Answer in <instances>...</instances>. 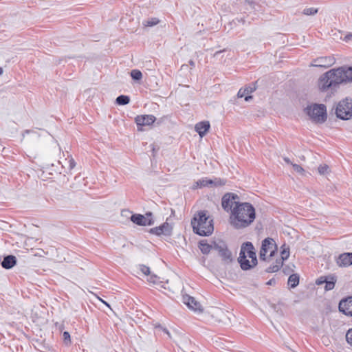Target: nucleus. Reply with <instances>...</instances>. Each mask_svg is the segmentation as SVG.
<instances>
[{"instance_id":"f257e3e1","label":"nucleus","mask_w":352,"mask_h":352,"mask_svg":"<svg viewBox=\"0 0 352 352\" xmlns=\"http://www.w3.org/2000/svg\"><path fill=\"white\" fill-rule=\"evenodd\" d=\"M352 82V67L344 65L331 69L318 78L317 86L320 91L334 94L342 85Z\"/></svg>"},{"instance_id":"f03ea898","label":"nucleus","mask_w":352,"mask_h":352,"mask_svg":"<svg viewBox=\"0 0 352 352\" xmlns=\"http://www.w3.org/2000/svg\"><path fill=\"white\" fill-rule=\"evenodd\" d=\"M256 218L255 208L248 202H236L230 217V225L236 230L250 226Z\"/></svg>"},{"instance_id":"7ed1b4c3","label":"nucleus","mask_w":352,"mask_h":352,"mask_svg":"<svg viewBox=\"0 0 352 352\" xmlns=\"http://www.w3.org/2000/svg\"><path fill=\"white\" fill-rule=\"evenodd\" d=\"M207 213L206 210L198 211L191 219L193 232L199 236H210L214 231L213 219Z\"/></svg>"},{"instance_id":"20e7f679","label":"nucleus","mask_w":352,"mask_h":352,"mask_svg":"<svg viewBox=\"0 0 352 352\" xmlns=\"http://www.w3.org/2000/svg\"><path fill=\"white\" fill-rule=\"evenodd\" d=\"M256 265H208V269L215 276L227 278L235 280L241 276V270L247 271L252 270Z\"/></svg>"},{"instance_id":"39448f33","label":"nucleus","mask_w":352,"mask_h":352,"mask_svg":"<svg viewBox=\"0 0 352 352\" xmlns=\"http://www.w3.org/2000/svg\"><path fill=\"white\" fill-rule=\"evenodd\" d=\"M278 255V248L275 241L272 238H265L261 242L259 252L261 261L270 263Z\"/></svg>"},{"instance_id":"423d86ee","label":"nucleus","mask_w":352,"mask_h":352,"mask_svg":"<svg viewBox=\"0 0 352 352\" xmlns=\"http://www.w3.org/2000/svg\"><path fill=\"white\" fill-rule=\"evenodd\" d=\"M303 111L313 122L322 124L327 121V107L324 104L313 103L307 105Z\"/></svg>"},{"instance_id":"0eeeda50","label":"nucleus","mask_w":352,"mask_h":352,"mask_svg":"<svg viewBox=\"0 0 352 352\" xmlns=\"http://www.w3.org/2000/svg\"><path fill=\"white\" fill-rule=\"evenodd\" d=\"M247 257L251 258L252 264H258L256 251L252 243L250 241H246L242 243L238 258L239 264H250Z\"/></svg>"},{"instance_id":"6e6552de","label":"nucleus","mask_w":352,"mask_h":352,"mask_svg":"<svg viewBox=\"0 0 352 352\" xmlns=\"http://www.w3.org/2000/svg\"><path fill=\"white\" fill-rule=\"evenodd\" d=\"M336 117L342 120H349L352 118V98H345L340 100L335 109Z\"/></svg>"},{"instance_id":"1a4fd4ad","label":"nucleus","mask_w":352,"mask_h":352,"mask_svg":"<svg viewBox=\"0 0 352 352\" xmlns=\"http://www.w3.org/2000/svg\"><path fill=\"white\" fill-rule=\"evenodd\" d=\"M212 252L221 256L222 261L225 263H231L233 261L232 252L228 250L226 243L223 241H213Z\"/></svg>"},{"instance_id":"9d476101","label":"nucleus","mask_w":352,"mask_h":352,"mask_svg":"<svg viewBox=\"0 0 352 352\" xmlns=\"http://www.w3.org/2000/svg\"><path fill=\"white\" fill-rule=\"evenodd\" d=\"M212 316L215 321L226 325L230 324L232 319L234 318L232 313L221 308H215L212 311Z\"/></svg>"},{"instance_id":"9b49d317","label":"nucleus","mask_w":352,"mask_h":352,"mask_svg":"<svg viewBox=\"0 0 352 352\" xmlns=\"http://www.w3.org/2000/svg\"><path fill=\"white\" fill-rule=\"evenodd\" d=\"M226 184V180L220 178H215L214 179H208L204 177L197 181L192 186V189H197L198 188L204 187H216L221 186Z\"/></svg>"},{"instance_id":"f8f14e48","label":"nucleus","mask_w":352,"mask_h":352,"mask_svg":"<svg viewBox=\"0 0 352 352\" xmlns=\"http://www.w3.org/2000/svg\"><path fill=\"white\" fill-rule=\"evenodd\" d=\"M148 232L158 236L161 235L170 236L173 233V226L168 222H164L160 226L151 228Z\"/></svg>"},{"instance_id":"ddd939ff","label":"nucleus","mask_w":352,"mask_h":352,"mask_svg":"<svg viewBox=\"0 0 352 352\" xmlns=\"http://www.w3.org/2000/svg\"><path fill=\"white\" fill-rule=\"evenodd\" d=\"M239 196L233 192L226 193L221 199V206L224 210L232 212V208L233 205L235 206V203L237 202L236 199H239Z\"/></svg>"},{"instance_id":"4468645a","label":"nucleus","mask_w":352,"mask_h":352,"mask_svg":"<svg viewBox=\"0 0 352 352\" xmlns=\"http://www.w3.org/2000/svg\"><path fill=\"white\" fill-rule=\"evenodd\" d=\"M155 120L156 118L153 115H140L135 118L138 131H142V126L151 125Z\"/></svg>"},{"instance_id":"2eb2a0df","label":"nucleus","mask_w":352,"mask_h":352,"mask_svg":"<svg viewBox=\"0 0 352 352\" xmlns=\"http://www.w3.org/2000/svg\"><path fill=\"white\" fill-rule=\"evenodd\" d=\"M130 220L135 224L140 226H152L155 221L153 218H146L144 214H133Z\"/></svg>"},{"instance_id":"dca6fc26","label":"nucleus","mask_w":352,"mask_h":352,"mask_svg":"<svg viewBox=\"0 0 352 352\" xmlns=\"http://www.w3.org/2000/svg\"><path fill=\"white\" fill-rule=\"evenodd\" d=\"M336 63V59L333 56H321L313 60L311 65L317 67L327 68L332 66Z\"/></svg>"},{"instance_id":"f3484780","label":"nucleus","mask_w":352,"mask_h":352,"mask_svg":"<svg viewBox=\"0 0 352 352\" xmlns=\"http://www.w3.org/2000/svg\"><path fill=\"white\" fill-rule=\"evenodd\" d=\"M135 267H139L138 270L137 271V274H134L135 276H138L140 274H144L149 276L148 278V281L153 283V284H156L159 282H160V278L155 275V274H151L150 269L148 265H135Z\"/></svg>"},{"instance_id":"a211bd4d","label":"nucleus","mask_w":352,"mask_h":352,"mask_svg":"<svg viewBox=\"0 0 352 352\" xmlns=\"http://www.w3.org/2000/svg\"><path fill=\"white\" fill-rule=\"evenodd\" d=\"M182 301L187 305V307L193 311H202V307L199 302L195 300V298L189 296L188 294H182Z\"/></svg>"},{"instance_id":"6ab92c4d","label":"nucleus","mask_w":352,"mask_h":352,"mask_svg":"<svg viewBox=\"0 0 352 352\" xmlns=\"http://www.w3.org/2000/svg\"><path fill=\"white\" fill-rule=\"evenodd\" d=\"M338 308L344 315L352 316V296L341 300Z\"/></svg>"},{"instance_id":"aec40b11","label":"nucleus","mask_w":352,"mask_h":352,"mask_svg":"<svg viewBox=\"0 0 352 352\" xmlns=\"http://www.w3.org/2000/svg\"><path fill=\"white\" fill-rule=\"evenodd\" d=\"M256 89V82H253L244 88H241L237 93V96L238 98L244 97L245 100L248 102L252 98V96L250 94L254 92Z\"/></svg>"},{"instance_id":"412c9836","label":"nucleus","mask_w":352,"mask_h":352,"mask_svg":"<svg viewBox=\"0 0 352 352\" xmlns=\"http://www.w3.org/2000/svg\"><path fill=\"white\" fill-rule=\"evenodd\" d=\"M280 258L276 256L274 259L276 260L275 264H283L284 261H286L289 256V247L286 244H283L280 248V252L279 253Z\"/></svg>"},{"instance_id":"4be33fe9","label":"nucleus","mask_w":352,"mask_h":352,"mask_svg":"<svg viewBox=\"0 0 352 352\" xmlns=\"http://www.w3.org/2000/svg\"><path fill=\"white\" fill-rule=\"evenodd\" d=\"M210 127L208 121H201L195 124V129L201 138L204 137L209 131Z\"/></svg>"},{"instance_id":"5701e85b","label":"nucleus","mask_w":352,"mask_h":352,"mask_svg":"<svg viewBox=\"0 0 352 352\" xmlns=\"http://www.w3.org/2000/svg\"><path fill=\"white\" fill-rule=\"evenodd\" d=\"M336 264H352V252L340 254L336 259Z\"/></svg>"},{"instance_id":"b1692460","label":"nucleus","mask_w":352,"mask_h":352,"mask_svg":"<svg viewBox=\"0 0 352 352\" xmlns=\"http://www.w3.org/2000/svg\"><path fill=\"white\" fill-rule=\"evenodd\" d=\"M199 248L203 254H207L213 250V241L209 244L206 240H201L199 242Z\"/></svg>"},{"instance_id":"393cba45","label":"nucleus","mask_w":352,"mask_h":352,"mask_svg":"<svg viewBox=\"0 0 352 352\" xmlns=\"http://www.w3.org/2000/svg\"><path fill=\"white\" fill-rule=\"evenodd\" d=\"M299 275L298 274H291L287 280V284L291 288H295L299 284Z\"/></svg>"},{"instance_id":"a878e982","label":"nucleus","mask_w":352,"mask_h":352,"mask_svg":"<svg viewBox=\"0 0 352 352\" xmlns=\"http://www.w3.org/2000/svg\"><path fill=\"white\" fill-rule=\"evenodd\" d=\"M336 283V277L334 276H328V279L326 280L324 289L326 291L332 290Z\"/></svg>"},{"instance_id":"bb28decb","label":"nucleus","mask_w":352,"mask_h":352,"mask_svg":"<svg viewBox=\"0 0 352 352\" xmlns=\"http://www.w3.org/2000/svg\"><path fill=\"white\" fill-rule=\"evenodd\" d=\"M130 102V97L126 95H120L116 99V103L118 105H126Z\"/></svg>"},{"instance_id":"cd10ccee","label":"nucleus","mask_w":352,"mask_h":352,"mask_svg":"<svg viewBox=\"0 0 352 352\" xmlns=\"http://www.w3.org/2000/svg\"><path fill=\"white\" fill-rule=\"evenodd\" d=\"M160 23V20L157 18L153 17L144 20L142 23L145 27H153Z\"/></svg>"},{"instance_id":"c85d7f7f","label":"nucleus","mask_w":352,"mask_h":352,"mask_svg":"<svg viewBox=\"0 0 352 352\" xmlns=\"http://www.w3.org/2000/svg\"><path fill=\"white\" fill-rule=\"evenodd\" d=\"M131 76L135 81H139L142 78V72L138 69H133L131 72Z\"/></svg>"},{"instance_id":"c756f323","label":"nucleus","mask_w":352,"mask_h":352,"mask_svg":"<svg viewBox=\"0 0 352 352\" xmlns=\"http://www.w3.org/2000/svg\"><path fill=\"white\" fill-rule=\"evenodd\" d=\"M318 12V8H305L303 10V12L302 13L305 15H314L316 14H317Z\"/></svg>"},{"instance_id":"7c9ffc66","label":"nucleus","mask_w":352,"mask_h":352,"mask_svg":"<svg viewBox=\"0 0 352 352\" xmlns=\"http://www.w3.org/2000/svg\"><path fill=\"white\" fill-rule=\"evenodd\" d=\"M329 169V167L327 164H321L318 168V173L320 175H325L328 173V170Z\"/></svg>"},{"instance_id":"2f4dec72","label":"nucleus","mask_w":352,"mask_h":352,"mask_svg":"<svg viewBox=\"0 0 352 352\" xmlns=\"http://www.w3.org/2000/svg\"><path fill=\"white\" fill-rule=\"evenodd\" d=\"M271 307L273 309V310L274 311H276L280 316L283 315V311H282L281 307H280V303L273 304V305H272Z\"/></svg>"},{"instance_id":"473e14b6","label":"nucleus","mask_w":352,"mask_h":352,"mask_svg":"<svg viewBox=\"0 0 352 352\" xmlns=\"http://www.w3.org/2000/svg\"><path fill=\"white\" fill-rule=\"evenodd\" d=\"M63 342L65 344H69L71 342L70 334L68 331H64L63 333Z\"/></svg>"},{"instance_id":"72a5a7b5","label":"nucleus","mask_w":352,"mask_h":352,"mask_svg":"<svg viewBox=\"0 0 352 352\" xmlns=\"http://www.w3.org/2000/svg\"><path fill=\"white\" fill-rule=\"evenodd\" d=\"M155 328L162 330L163 332H164L168 336L169 338H171L170 333L169 331L166 327H164L161 324H157L155 326Z\"/></svg>"},{"instance_id":"f704fd0d","label":"nucleus","mask_w":352,"mask_h":352,"mask_svg":"<svg viewBox=\"0 0 352 352\" xmlns=\"http://www.w3.org/2000/svg\"><path fill=\"white\" fill-rule=\"evenodd\" d=\"M283 265H271L266 271L267 272H278Z\"/></svg>"},{"instance_id":"c9c22d12","label":"nucleus","mask_w":352,"mask_h":352,"mask_svg":"<svg viewBox=\"0 0 352 352\" xmlns=\"http://www.w3.org/2000/svg\"><path fill=\"white\" fill-rule=\"evenodd\" d=\"M346 340L347 342L352 346V329H349L346 334Z\"/></svg>"},{"instance_id":"e433bc0d","label":"nucleus","mask_w":352,"mask_h":352,"mask_svg":"<svg viewBox=\"0 0 352 352\" xmlns=\"http://www.w3.org/2000/svg\"><path fill=\"white\" fill-rule=\"evenodd\" d=\"M328 279V276H320L319 277L316 281V285H322V284H324L326 282V280Z\"/></svg>"},{"instance_id":"4c0bfd02","label":"nucleus","mask_w":352,"mask_h":352,"mask_svg":"<svg viewBox=\"0 0 352 352\" xmlns=\"http://www.w3.org/2000/svg\"><path fill=\"white\" fill-rule=\"evenodd\" d=\"M292 164L294 170L296 172L300 173H302L304 172V169L302 168L301 166L296 164Z\"/></svg>"},{"instance_id":"58836bf2","label":"nucleus","mask_w":352,"mask_h":352,"mask_svg":"<svg viewBox=\"0 0 352 352\" xmlns=\"http://www.w3.org/2000/svg\"><path fill=\"white\" fill-rule=\"evenodd\" d=\"M245 3L250 6L252 9L256 10V2L255 0H245Z\"/></svg>"},{"instance_id":"ea45409f","label":"nucleus","mask_w":352,"mask_h":352,"mask_svg":"<svg viewBox=\"0 0 352 352\" xmlns=\"http://www.w3.org/2000/svg\"><path fill=\"white\" fill-rule=\"evenodd\" d=\"M144 216L146 218H153V212H150V211L146 212V214H144Z\"/></svg>"},{"instance_id":"a19ab883","label":"nucleus","mask_w":352,"mask_h":352,"mask_svg":"<svg viewBox=\"0 0 352 352\" xmlns=\"http://www.w3.org/2000/svg\"><path fill=\"white\" fill-rule=\"evenodd\" d=\"M75 162L74 161L73 159H72L70 161H69V167L70 168H73L74 166H75Z\"/></svg>"},{"instance_id":"79ce46f5","label":"nucleus","mask_w":352,"mask_h":352,"mask_svg":"<svg viewBox=\"0 0 352 352\" xmlns=\"http://www.w3.org/2000/svg\"><path fill=\"white\" fill-rule=\"evenodd\" d=\"M41 253H44L45 254V252L42 250H39V252H36L34 256H42V255L41 254Z\"/></svg>"},{"instance_id":"37998d69","label":"nucleus","mask_w":352,"mask_h":352,"mask_svg":"<svg viewBox=\"0 0 352 352\" xmlns=\"http://www.w3.org/2000/svg\"><path fill=\"white\" fill-rule=\"evenodd\" d=\"M1 266L6 270H10V269L12 268V267H14V265H1Z\"/></svg>"},{"instance_id":"c03bdc74","label":"nucleus","mask_w":352,"mask_h":352,"mask_svg":"<svg viewBox=\"0 0 352 352\" xmlns=\"http://www.w3.org/2000/svg\"><path fill=\"white\" fill-rule=\"evenodd\" d=\"M188 63H189V65H190V66H192V67H195V63L194 60H190L188 61Z\"/></svg>"},{"instance_id":"a18cd8bd","label":"nucleus","mask_w":352,"mask_h":352,"mask_svg":"<svg viewBox=\"0 0 352 352\" xmlns=\"http://www.w3.org/2000/svg\"><path fill=\"white\" fill-rule=\"evenodd\" d=\"M352 38V34H347L346 36H345V40H349Z\"/></svg>"},{"instance_id":"49530a36","label":"nucleus","mask_w":352,"mask_h":352,"mask_svg":"<svg viewBox=\"0 0 352 352\" xmlns=\"http://www.w3.org/2000/svg\"><path fill=\"white\" fill-rule=\"evenodd\" d=\"M284 161L287 164H292L290 160L288 157H284Z\"/></svg>"},{"instance_id":"de8ad7c7","label":"nucleus","mask_w":352,"mask_h":352,"mask_svg":"<svg viewBox=\"0 0 352 352\" xmlns=\"http://www.w3.org/2000/svg\"><path fill=\"white\" fill-rule=\"evenodd\" d=\"M274 282V280L271 279L267 283V285H272V283Z\"/></svg>"},{"instance_id":"09e8293b","label":"nucleus","mask_w":352,"mask_h":352,"mask_svg":"<svg viewBox=\"0 0 352 352\" xmlns=\"http://www.w3.org/2000/svg\"><path fill=\"white\" fill-rule=\"evenodd\" d=\"M223 51H224V50H223ZM221 52H222V51H221V50L216 52L214 53V56H216L217 54H220V53H221Z\"/></svg>"},{"instance_id":"8fccbe9b","label":"nucleus","mask_w":352,"mask_h":352,"mask_svg":"<svg viewBox=\"0 0 352 352\" xmlns=\"http://www.w3.org/2000/svg\"><path fill=\"white\" fill-rule=\"evenodd\" d=\"M3 69L2 67H0V75H1L3 74Z\"/></svg>"},{"instance_id":"3c124183","label":"nucleus","mask_w":352,"mask_h":352,"mask_svg":"<svg viewBox=\"0 0 352 352\" xmlns=\"http://www.w3.org/2000/svg\"><path fill=\"white\" fill-rule=\"evenodd\" d=\"M287 270V268L283 269V272H284L285 273H286V270Z\"/></svg>"},{"instance_id":"603ef678","label":"nucleus","mask_w":352,"mask_h":352,"mask_svg":"<svg viewBox=\"0 0 352 352\" xmlns=\"http://www.w3.org/2000/svg\"><path fill=\"white\" fill-rule=\"evenodd\" d=\"M285 267H287V268H288V269H289V265H285Z\"/></svg>"}]
</instances>
